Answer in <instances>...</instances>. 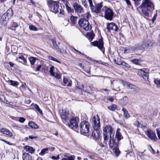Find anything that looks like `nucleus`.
Returning a JSON list of instances; mask_svg holds the SVG:
<instances>
[{
    "label": "nucleus",
    "instance_id": "17",
    "mask_svg": "<svg viewBox=\"0 0 160 160\" xmlns=\"http://www.w3.org/2000/svg\"><path fill=\"white\" fill-rule=\"evenodd\" d=\"M121 84V82L120 81H116L115 82H113L112 84L113 85V90L116 91L120 90L119 87Z\"/></svg>",
    "mask_w": 160,
    "mask_h": 160
},
{
    "label": "nucleus",
    "instance_id": "42",
    "mask_svg": "<svg viewBox=\"0 0 160 160\" xmlns=\"http://www.w3.org/2000/svg\"><path fill=\"white\" fill-rule=\"evenodd\" d=\"M85 27L86 28L87 27V29H86V28H84L83 29L86 31H88L90 30L91 29V25H89V22H88V24L85 25Z\"/></svg>",
    "mask_w": 160,
    "mask_h": 160
},
{
    "label": "nucleus",
    "instance_id": "43",
    "mask_svg": "<svg viewBox=\"0 0 160 160\" xmlns=\"http://www.w3.org/2000/svg\"><path fill=\"white\" fill-rule=\"evenodd\" d=\"M29 29L32 31H37L38 30L37 28L34 26L32 25L29 26Z\"/></svg>",
    "mask_w": 160,
    "mask_h": 160
},
{
    "label": "nucleus",
    "instance_id": "18",
    "mask_svg": "<svg viewBox=\"0 0 160 160\" xmlns=\"http://www.w3.org/2000/svg\"><path fill=\"white\" fill-rule=\"evenodd\" d=\"M88 20H86L85 18H81L79 20L78 22V23L81 27H82L83 28H86V29L88 28L87 27L86 28L85 27V25L88 24Z\"/></svg>",
    "mask_w": 160,
    "mask_h": 160
},
{
    "label": "nucleus",
    "instance_id": "52",
    "mask_svg": "<svg viewBox=\"0 0 160 160\" xmlns=\"http://www.w3.org/2000/svg\"><path fill=\"white\" fill-rule=\"evenodd\" d=\"M157 134L159 139H160V128H158L156 129Z\"/></svg>",
    "mask_w": 160,
    "mask_h": 160
},
{
    "label": "nucleus",
    "instance_id": "11",
    "mask_svg": "<svg viewBox=\"0 0 160 160\" xmlns=\"http://www.w3.org/2000/svg\"><path fill=\"white\" fill-rule=\"evenodd\" d=\"M51 10H52V12H54L55 13L59 12L60 14L63 15L64 13V11L62 9V7H59V4L58 2L55 3V5L54 6Z\"/></svg>",
    "mask_w": 160,
    "mask_h": 160
},
{
    "label": "nucleus",
    "instance_id": "48",
    "mask_svg": "<svg viewBox=\"0 0 160 160\" xmlns=\"http://www.w3.org/2000/svg\"><path fill=\"white\" fill-rule=\"evenodd\" d=\"M61 160H74V156H71L68 158H62Z\"/></svg>",
    "mask_w": 160,
    "mask_h": 160
},
{
    "label": "nucleus",
    "instance_id": "23",
    "mask_svg": "<svg viewBox=\"0 0 160 160\" xmlns=\"http://www.w3.org/2000/svg\"><path fill=\"white\" fill-rule=\"evenodd\" d=\"M8 19L9 17L6 15V14H3L2 16L1 20L4 25H6Z\"/></svg>",
    "mask_w": 160,
    "mask_h": 160
},
{
    "label": "nucleus",
    "instance_id": "46",
    "mask_svg": "<svg viewBox=\"0 0 160 160\" xmlns=\"http://www.w3.org/2000/svg\"><path fill=\"white\" fill-rule=\"evenodd\" d=\"M114 150H115L114 152L116 156L117 157H118L119 154H120V151L119 150V149L117 148H115Z\"/></svg>",
    "mask_w": 160,
    "mask_h": 160
},
{
    "label": "nucleus",
    "instance_id": "30",
    "mask_svg": "<svg viewBox=\"0 0 160 160\" xmlns=\"http://www.w3.org/2000/svg\"><path fill=\"white\" fill-rule=\"evenodd\" d=\"M57 2L53 1L52 0H50L48 3V6L51 9H52V8L55 5V3H56Z\"/></svg>",
    "mask_w": 160,
    "mask_h": 160
},
{
    "label": "nucleus",
    "instance_id": "61",
    "mask_svg": "<svg viewBox=\"0 0 160 160\" xmlns=\"http://www.w3.org/2000/svg\"><path fill=\"white\" fill-rule=\"evenodd\" d=\"M91 16V15L89 12H88L86 13V18L87 19H88Z\"/></svg>",
    "mask_w": 160,
    "mask_h": 160
},
{
    "label": "nucleus",
    "instance_id": "32",
    "mask_svg": "<svg viewBox=\"0 0 160 160\" xmlns=\"http://www.w3.org/2000/svg\"><path fill=\"white\" fill-rule=\"evenodd\" d=\"M65 6L67 11L68 13H72L73 12V10L70 7L68 6L67 4H65Z\"/></svg>",
    "mask_w": 160,
    "mask_h": 160
},
{
    "label": "nucleus",
    "instance_id": "8",
    "mask_svg": "<svg viewBox=\"0 0 160 160\" xmlns=\"http://www.w3.org/2000/svg\"><path fill=\"white\" fill-rule=\"evenodd\" d=\"M91 43L93 46L97 47L103 53L104 52V48L103 47V42L102 39H100L98 41H96L92 42Z\"/></svg>",
    "mask_w": 160,
    "mask_h": 160
},
{
    "label": "nucleus",
    "instance_id": "39",
    "mask_svg": "<svg viewBox=\"0 0 160 160\" xmlns=\"http://www.w3.org/2000/svg\"><path fill=\"white\" fill-rule=\"evenodd\" d=\"M34 108L36 109V110L38 111L40 113L42 114V110L36 104H35L34 105Z\"/></svg>",
    "mask_w": 160,
    "mask_h": 160
},
{
    "label": "nucleus",
    "instance_id": "62",
    "mask_svg": "<svg viewBox=\"0 0 160 160\" xmlns=\"http://www.w3.org/2000/svg\"><path fill=\"white\" fill-rule=\"evenodd\" d=\"M107 100L111 102H113L114 100V99L113 97H110V98H107Z\"/></svg>",
    "mask_w": 160,
    "mask_h": 160
},
{
    "label": "nucleus",
    "instance_id": "28",
    "mask_svg": "<svg viewBox=\"0 0 160 160\" xmlns=\"http://www.w3.org/2000/svg\"><path fill=\"white\" fill-rule=\"evenodd\" d=\"M122 111L123 112L124 118L126 119L130 117V116L128 113V111L124 108H122Z\"/></svg>",
    "mask_w": 160,
    "mask_h": 160
},
{
    "label": "nucleus",
    "instance_id": "5",
    "mask_svg": "<svg viewBox=\"0 0 160 160\" xmlns=\"http://www.w3.org/2000/svg\"><path fill=\"white\" fill-rule=\"evenodd\" d=\"M80 131L82 134L87 133L89 130V125L88 122L84 121L80 124Z\"/></svg>",
    "mask_w": 160,
    "mask_h": 160
},
{
    "label": "nucleus",
    "instance_id": "21",
    "mask_svg": "<svg viewBox=\"0 0 160 160\" xmlns=\"http://www.w3.org/2000/svg\"><path fill=\"white\" fill-rule=\"evenodd\" d=\"M152 45L153 42L151 40H148L143 42L142 47L144 48L151 47L152 46Z\"/></svg>",
    "mask_w": 160,
    "mask_h": 160
},
{
    "label": "nucleus",
    "instance_id": "12",
    "mask_svg": "<svg viewBox=\"0 0 160 160\" xmlns=\"http://www.w3.org/2000/svg\"><path fill=\"white\" fill-rule=\"evenodd\" d=\"M73 7L75 11L78 14H81L83 13L84 10L83 8L77 2L73 3Z\"/></svg>",
    "mask_w": 160,
    "mask_h": 160
},
{
    "label": "nucleus",
    "instance_id": "7",
    "mask_svg": "<svg viewBox=\"0 0 160 160\" xmlns=\"http://www.w3.org/2000/svg\"><path fill=\"white\" fill-rule=\"evenodd\" d=\"M149 72L148 69L143 68L138 69V75L142 77L145 80L147 81L148 80Z\"/></svg>",
    "mask_w": 160,
    "mask_h": 160
},
{
    "label": "nucleus",
    "instance_id": "33",
    "mask_svg": "<svg viewBox=\"0 0 160 160\" xmlns=\"http://www.w3.org/2000/svg\"><path fill=\"white\" fill-rule=\"evenodd\" d=\"M114 63L118 65H121L122 60L120 58H117V59L114 60Z\"/></svg>",
    "mask_w": 160,
    "mask_h": 160
},
{
    "label": "nucleus",
    "instance_id": "57",
    "mask_svg": "<svg viewBox=\"0 0 160 160\" xmlns=\"http://www.w3.org/2000/svg\"><path fill=\"white\" fill-rule=\"evenodd\" d=\"M54 68V67L53 66H52L51 67L50 69L49 72H50V73L52 75L53 73H54V72H53V70Z\"/></svg>",
    "mask_w": 160,
    "mask_h": 160
},
{
    "label": "nucleus",
    "instance_id": "35",
    "mask_svg": "<svg viewBox=\"0 0 160 160\" xmlns=\"http://www.w3.org/2000/svg\"><path fill=\"white\" fill-rule=\"evenodd\" d=\"M141 61L139 59H134L131 60V62L132 63L138 65H140L139 63Z\"/></svg>",
    "mask_w": 160,
    "mask_h": 160
},
{
    "label": "nucleus",
    "instance_id": "58",
    "mask_svg": "<svg viewBox=\"0 0 160 160\" xmlns=\"http://www.w3.org/2000/svg\"><path fill=\"white\" fill-rule=\"evenodd\" d=\"M126 1L127 5L129 6H131V3L130 1L129 0H125Z\"/></svg>",
    "mask_w": 160,
    "mask_h": 160
},
{
    "label": "nucleus",
    "instance_id": "63",
    "mask_svg": "<svg viewBox=\"0 0 160 160\" xmlns=\"http://www.w3.org/2000/svg\"><path fill=\"white\" fill-rule=\"evenodd\" d=\"M134 125L137 126V127H138L139 122L138 121H136L134 123Z\"/></svg>",
    "mask_w": 160,
    "mask_h": 160
},
{
    "label": "nucleus",
    "instance_id": "55",
    "mask_svg": "<svg viewBox=\"0 0 160 160\" xmlns=\"http://www.w3.org/2000/svg\"><path fill=\"white\" fill-rule=\"evenodd\" d=\"M154 82L155 84L160 85V79L158 80V79H155Z\"/></svg>",
    "mask_w": 160,
    "mask_h": 160
},
{
    "label": "nucleus",
    "instance_id": "38",
    "mask_svg": "<svg viewBox=\"0 0 160 160\" xmlns=\"http://www.w3.org/2000/svg\"><path fill=\"white\" fill-rule=\"evenodd\" d=\"M49 149L48 148H45L42 149L41 152L39 153V154L41 155H43Z\"/></svg>",
    "mask_w": 160,
    "mask_h": 160
},
{
    "label": "nucleus",
    "instance_id": "54",
    "mask_svg": "<svg viewBox=\"0 0 160 160\" xmlns=\"http://www.w3.org/2000/svg\"><path fill=\"white\" fill-rule=\"evenodd\" d=\"M19 121L21 123H23L25 121L26 119L23 117H19Z\"/></svg>",
    "mask_w": 160,
    "mask_h": 160
},
{
    "label": "nucleus",
    "instance_id": "15",
    "mask_svg": "<svg viewBox=\"0 0 160 160\" xmlns=\"http://www.w3.org/2000/svg\"><path fill=\"white\" fill-rule=\"evenodd\" d=\"M147 135L151 140H155L157 138V137L155 133L151 130H148L147 131Z\"/></svg>",
    "mask_w": 160,
    "mask_h": 160
},
{
    "label": "nucleus",
    "instance_id": "19",
    "mask_svg": "<svg viewBox=\"0 0 160 160\" xmlns=\"http://www.w3.org/2000/svg\"><path fill=\"white\" fill-rule=\"evenodd\" d=\"M120 129L119 128L117 129L115 137V138L117 139L118 142L123 138L122 134L120 132Z\"/></svg>",
    "mask_w": 160,
    "mask_h": 160
},
{
    "label": "nucleus",
    "instance_id": "50",
    "mask_svg": "<svg viewBox=\"0 0 160 160\" xmlns=\"http://www.w3.org/2000/svg\"><path fill=\"white\" fill-rule=\"evenodd\" d=\"M52 76L57 78H59L61 77L60 75L57 72H54Z\"/></svg>",
    "mask_w": 160,
    "mask_h": 160
},
{
    "label": "nucleus",
    "instance_id": "13",
    "mask_svg": "<svg viewBox=\"0 0 160 160\" xmlns=\"http://www.w3.org/2000/svg\"><path fill=\"white\" fill-rule=\"evenodd\" d=\"M109 145L110 147L112 149H114L118 147L117 142L115 141V138L113 137L110 136Z\"/></svg>",
    "mask_w": 160,
    "mask_h": 160
},
{
    "label": "nucleus",
    "instance_id": "10",
    "mask_svg": "<svg viewBox=\"0 0 160 160\" xmlns=\"http://www.w3.org/2000/svg\"><path fill=\"white\" fill-rule=\"evenodd\" d=\"M124 85H126L128 89H131V91L133 92L134 93L138 92L140 90L139 88L138 87L134 85L131 84L128 82H125Z\"/></svg>",
    "mask_w": 160,
    "mask_h": 160
},
{
    "label": "nucleus",
    "instance_id": "59",
    "mask_svg": "<svg viewBox=\"0 0 160 160\" xmlns=\"http://www.w3.org/2000/svg\"><path fill=\"white\" fill-rule=\"evenodd\" d=\"M1 140L2 141L4 142H5L7 144H8L11 145L12 144V143H10L9 142H8L5 140L4 139H1Z\"/></svg>",
    "mask_w": 160,
    "mask_h": 160
},
{
    "label": "nucleus",
    "instance_id": "26",
    "mask_svg": "<svg viewBox=\"0 0 160 160\" xmlns=\"http://www.w3.org/2000/svg\"><path fill=\"white\" fill-rule=\"evenodd\" d=\"M53 47L55 48L58 51H60L61 50L59 48L58 44L56 43V39L54 38H53L51 39Z\"/></svg>",
    "mask_w": 160,
    "mask_h": 160
},
{
    "label": "nucleus",
    "instance_id": "37",
    "mask_svg": "<svg viewBox=\"0 0 160 160\" xmlns=\"http://www.w3.org/2000/svg\"><path fill=\"white\" fill-rule=\"evenodd\" d=\"M36 58L33 57H31L29 58V62L32 65H33L34 64L36 61Z\"/></svg>",
    "mask_w": 160,
    "mask_h": 160
},
{
    "label": "nucleus",
    "instance_id": "27",
    "mask_svg": "<svg viewBox=\"0 0 160 160\" xmlns=\"http://www.w3.org/2000/svg\"><path fill=\"white\" fill-rule=\"evenodd\" d=\"M23 160H31L30 155L27 153H23L22 154Z\"/></svg>",
    "mask_w": 160,
    "mask_h": 160
},
{
    "label": "nucleus",
    "instance_id": "29",
    "mask_svg": "<svg viewBox=\"0 0 160 160\" xmlns=\"http://www.w3.org/2000/svg\"><path fill=\"white\" fill-rule=\"evenodd\" d=\"M4 14L9 17H11L13 15L12 9L11 8L9 9Z\"/></svg>",
    "mask_w": 160,
    "mask_h": 160
},
{
    "label": "nucleus",
    "instance_id": "41",
    "mask_svg": "<svg viewBox=\"0 0 160 160\" xmlns=\"http://www.w3.org/2000/svg\"><path fill=\"white\" fill-rule=\"evenodd\" d=\"M9 82L10 83V85L13 86H16L18 85V83L17 81H15L12 80H10Z\"/></svg>",
    "mask_w": 160,
    "mask_h": 160
},
{
    "label": "nucleus",
    "instance_id": "9",
    "mask_svg": "<svg viewBox=\"0 0 160 160\" xmlns=\"http://www.w3.org/2000/svg\"><path fill=\"white\" fill-rule=\"evenodd\" d=\"M92 122L94 129L100 128V118L98 116H94L93 117L92 119Z\"/></svg>",
    "mask_w": 160,
    "mask_h": 160
},
{
    "label": "nucleus",
    "instance_id": "40",
    "mask_svg": "<svg viewBox=\"0 0 160 160\" xmlns=\"http://www.w3.org/2000/svg\"><path fill=\"white\" fill-rule=\"evenodd\" d=\"M18 58L22 60L23 61V64L24 65H26V63L27 62V60L26 58H25L23 56H21L18 57Z\"/></svg>",
    "mask_w": 160,
    "mask_h": 160
},
{
    "label": "nucleus",
    "instance_id": "20",
    "mask_svg": "<svg viewBox=\"0 0 160 160\" xmlns=\"http://www.w3.org/2000/svg\"><path fill=\"white\" fill-rule=\"evenodd\" d=\"M23 148L26 152H28L31 154L33 153L35 151V149L34 148L28 145L24 146Z\"/></svg>",
    "mask_w": 160,
    "mask_h": 160
},
{
    "label": "nucleus",
    "instance_id": "14",
    "mask_svg": "<svg viewBox=\"0 0 160 160\" xmlns=\"http://www.w3.org/2000/svg\"><path fill=\"white\" fill-rule=\"evenodd\" d=\"M100 129H94L92 134V136L95 138L97 139H99L101 137V134Z\"/></svg>",
    "mask_w": 160,
    "mask_h": 160
},
{
    "label": "nucleus",
    "instance_id": "53",
    "mask_svg": "<svg viewBox=\"0 0 160 160\" xmlns=\"http://www.w3.org/2000/svg\"><path fill=\"white\" fill-rule=\"evenodd\" d=\"M118 29V26L116 25L114 23V25L113 27V28L112 29V30L115 31H117Z\"/></svg>",
    "mask_w": 160,
    "mask_h": 160
},
{
    "label": "nucleus",
    "instance_id": "51",
    "mask_svg": "<svg viewBox=\"0 0 160 160\" xmlns=\"http://www.w3.org/2000/svg\"><path fill=\"white\" fill-rule=\"evenodd\" d=\"M89 39H90V41L91 42L94 38V35L92 33H89L88 35Z\"/></svg>",
    "mask_w": 160,
    "mask_h": 160
},
{
    "label": "nucleus",
    "instance_id": "64",
    "mask_svg": "<svg viewBox=\"0 0 160 160\" xmlns=\"http://www.w3.org/2000/svg\"><path fill=\"white\" fill-rule=\"evenodd\" d=\"M42 65L41 64H39L38 67H37L36 70V71H39L40 69L41 68Z\"/></svg>",
    "mask_w": 160,
    "mask_h": 160
},
{
    "label": "nucleus",
    "instance_id": "4",
    "mask_svg": "<svg viewBox=\"0 0 160 160\" xmlns=\"http://www.w3.org/2000/svg\"><path fill=\"white\" fill-rule=\"evenodd\" d=\"M102 10L104 11L105 18L108 20H112L114 14L112 11L109 8L106 7H103Z\"/></svg>",
    "mask_w": 160,
    "mask_h": 160
},
{
    "label": "nucleus",
    "instance_id": "60",
    "mask_svg": "<svg viewBox=\"0 0 160 160\" xmlns=\"http://www.w3.org/2000/svg\"><path fill=\"white\" fill-rule=\"evenodd\" d=\"M150 149H149V150L150 151V152L152 153V154H154L155 153V152L154 150L153 149V148H152V147L150 146Z\"/></svg>",
    "mask_w": 160,
    "mask_h": 160
},
{
    "label": "nucleus",
    "instance_id": "45",
    "mask_svg": "<svg viewBox=\"0 0 160 160\" xmlns=\"http://www.w3.org/2000/svg\"><path fill=\"white\" fill-rule=\"evenodd\" d=\"M69 22V18H67L63 21V24L64 26H67Z\"/></svg>",
    "mask_w": 160,
    "mask_h": 160
},
{
    "label": "nucleus",
    "instance_id": "34",
    "mask_svg": "<svg viewBox=\"0 0 160 160\" xmlns=\"http://www.w3.org/2000/svg\"><path fill=\"white\" fill-rule=\"evenodd\" d=\"M117 108V106L115 104H113L111 106L108 107V109L110 110L113 111Z\"/></svg>",
    "mask_w": 160,
    "mask_h": 160
},
{
    "label": "nucleus",
    "instance_id": "1",
    "mask_svg": "<svg viewBox=\"0 0 160 160\" xmlns=\"http://www.w3.org/2000/svg\"><path fill=\"white\" fill-rule=\"evenodd\" d=\"M137 8L141 9L142 13L145 16H149V12L154 9V6L151 0H142L141 4Z\"/></svg>",
    "mask_w": 160,
    "mask_h": 160
},
{
    "label": "nucleus",
    "instance_id": "22",
    "mask_svg": "<svg viewBox=\"0 0 160 160\" xmlns=\"http://www.w3.org/2000/svg\"><path fill=\"white\" fill-rule=\"evenodd\" d=\"M68 112L65 110L62 109V112L61 114V117L62 119L66 121L68 119Z\"/></svg>",
    "mask_w": 160,
    "mask_h": 160
},
{
    "label": "nucleus",
    "instance_id": "56",
    "mask_svg": "<svg viewBox=\"0 0 160 160\" xmlns=\"http://www.w3.org/2000/svg\"><path fill=\"white\" fill-rule=\"evenodd\" d=\"M51 158L53 160H57L59 159V155H58L57 157L52 156L51 157Z\"/></svg>",
    "mask_w": 160,
    "mask_h": 160
},
{
    "label": "nucleus",
    "instance_id": "6",
    "mask_svg": "<svg viewBox=\"0 0 160 160\" xmlns=\"http://www.w3.org/2000/svg\"><path fill=\"white\" fill-rule=\"evenodd\" d=\"M68 126L72 129H76L78 127L79 120L78 117L72 118L70 120Z\"/></svg>",
    "mask_w": 160,
    "mask_h": 160
},
{
    "label": "nucleus",
    "instance_id": "44",
    "mask_svg": "<svg viewBox=\"0 0 160 160\" xmlns=\"http://www.w3.org/2000/svg\"><path fill=\"white\" fill-rule=\"evenodd\" d=\"M82 5L86 8H88L86 0H82L81 1Z\"/></svg>",
    "mask_w": 160,
    "mask_h": 160
},
{
    "label": "nucleus",
    "instance_id": "25",
    "mask_svg": "<svg viewBox=\"0 0 160 160\" xmlns=\"http://www.w3.org/2000/svg\"><path fill=\"white\" fill-rule=\"evenodd\" d=\"M28 125L32 128L35 129H38L39 126L34 122L32 121H30L28 122Z\"/></svg>",
    "mask_w": 160,
    "mask_h": 160
},
{
    "label": "nucleus",
    "instance_id": "2",
    "mask_svg": "<svg viewBox=\"0 0 160 160\" xmlns=\"http://www.w3.org/2000/svg\"><path fill=\"white\" fill-rule=\"evenodd\" d=\"M103 138L104 141L107 140L108 139V135L113 137L114 136L113 129L112 127L109 125H106L103 129Z\"/></svg>",
    "mask_w": 160,
    "mask_h": 160
},
{
    "label": "nucleus",
    "instance_id": "3",
    "mask_svg": "<svg viewBox=\"0 0 160 160\" xmlns=\"http://www.w3.org/2000/svg\"><path fill=\"white\" fill-rule=\"evenodd\" d=\"M90 8L92 12L99 13L101 12V8L102 7V2L98 3L96 6H94L92 0H88Z\"/></svg>",
    "mask_w": 160,
    "mask_h": 160
},
{
    "label": "nucleus",
    "instance_id": "36",
    "mask_svg": "<svg viewBox=\"0 0 160 160\" xmlns=\"http://www.w3.org/2000/svg\"><path fill=\"white\" fill-rule=\"evenodd\" d=\"M77 17L74 16L72 15L70 19L72 23L74 24H75L76 23L77 21Z\"/></svg>",
    "mask_w": 160,
    "mask_h": 160
},
{
    "label": "nucleus",
    "instance_id": "31",
    "mask_svg": "<svg viewBox=\"0 0 160 160\" xmlns=\"http://www.w3.org/2000/svg\"><path fill=\"white\" fill-rule=\"evenodd\" d=\"M114 23L113 22L108 23L107 26V29L108 30V32H110L111 30H112L113 26L114 25Z\"/></svg>",
    "mask_w": 160,
    "mask_h": 160
},
{
    "label": "nucleus",
    "instance_id": "49",
    "mask_svg": "<svg viewBox=\"0 0 160 160\" xmlns=\"http://www.w3.org/2000/svg\"><path fill=\"white\" fill-rule=\"evenodd\" d=\"M68 78L64 77L63 78V83L64 84H63V85L65 86L66 85L67 82H68Z\"/></svg>",
    "mask_w": 160,
    "mask_h": 160
},
{
    "label": "nucleus",
    "instance_id": "47",
    "mask_svg": "<svg viewBox=\"0 0 160 160\" xmlns=\"http://www.w3.org/2000/svg\"><path fill=\"white\" fill-rule=\"evenodd\" d=\"M134 1L135 5V6H137L140 5L141 3V0H132Z\"/></svg>",
    "mask_w": 160,
    "mask_h": 160
},
{
    "label": "nucleus",
    "instance_id": "16",
    "mask_svg": "<svg viewBox=\"0 0 160 160\" xmlns=\"http://www.w3.org/2000/svg\"><path fill=\"white\" fill-rule=\"evenodd\" d=\"M0 132L10 138L12 137L13 136L12 133L9 130L6 128H1L0 129Z\"/></svg>",
    "mask_w": 160,
    "mask_h": 160
},
{
    "label": "nucleus",
    "instance_id": "24",
    "mask_svg": "<svg viewBox=\"0 0 160 160\" xmlns=\"http://www.w3.org/2000/svg\"><path fill=\"white\" fill-rule=\"evenodd\" d=\"M11 27L12 28H10V29H11L12 30H14L17 33H19V32L18 31V30H17L16 29H13V28H16L18 27L20 29H21V27L20 26H19L18 24L15 22H13L12 24Z\"/></svg>",
    "mask_w": 160,
    "mask_h": 160
}]
</instances>
